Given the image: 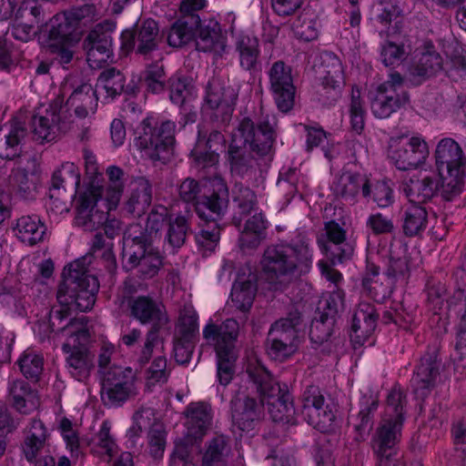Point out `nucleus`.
Wrapping results in <instances>:
<instances>
[{"instance_id": "1", "label": "nucleus", "mask_w": 466, "mask_h": 466, "mask_svg": "<svg viewBox=\"0 0 466 466\" xmlns=\"http://www.w3.org/2000/svg\"><path fill=\"white\" fill-rule=\"evenodd\" d=\"M274 141L275 132L268 116L256 124L249 117H244L233 131L225 153L230 176L236 181L256 180L258 173L260 172L257 157L268 156Z\"/></svg>"}, {"instance_id": "2", "label": "nucleus", "mask_w": 466, "mask_h": 466, "mask_svg": "<svg viewBox=\"0 0 466 466\" xmlns=\"http://www.w3.org/2000/svg\"><path fill=\"white\" fill-rule=\"evenodd\" d=\"M313 247L304 236L289 244L271 245L263 252L260 267L265 279L274 288L282 289L311 269Z\"/></svg>"}, {"instance_id": "3", "label": "nucleus", "mask_w": 466, "mask_h": 466, "mask_svg": "<svg viewBox=\"0 0 466 466\" xmlns=\"http://www.w3.org/2000/svg\"><path fill=\"white\" fill-rule=\"evenodd\" d=\"M27 136L25 122L13 117L0 127V157H17L16 167L13 168L10 179L16 194L25 200L35 198L40 183L39 165L35 156L20 154L21 145Z\"/></svg>"}, {"instance_id": "4", "label": "nucleus", "mask_w": 466, "mask_h": 466, "mask_svg": "<svg viewBox=\"0 0 466 466\" xmlns=\"http://www.w3.org/2000/svg\"><path fill=\"white\" fill-rule=\"evenodd\" d=\"M406 394L395 386L387 397L384 415L372 439V449L378 457L376 466H403L397 458V446L401 439Z\"/></svg>"}, {"instance_id": "5", "label": "nucleus", "mask_w": 466, "mask_h": 466, "mask_svg": "<svg viewBox=\"0 0 466 466\" xmlns=\"http://www.w3.org/2000/svg\"><path fill=\"white\" fill-rule=\"evenodd\" d=\"M209 185V192L203 193L202 198L195 203L194 209L202 221L196 240L199 246L213 250L219 239V221L228 209L229 193L225 179L220 176H215Z\"/></svg>"}, {"instance_id": "6", "label": "nucleus", "mask_w": 466, "mask_h": 466, "mask_svg": "<svg viewBox=\"0 0 466 466\" xmlns=\"http://www.w3.org/2000/svg\"><path fill=\"white\" fill-rule=\"evenodd\" d=\"M90 263L91 257L86 256L64 268L63 281L57 290V300L60 304L75 306L80 311H87L93 308L99 282L95 275L89 273Z\"/></svg>"}, {"instance_id": "7", "label": "nucleus", "mask_w": 466, "mask_h": 466, "mask_svg": "<svg viewBox=\"0 0 466 466\" xmlns=\"http://www.w3.org/2000/svg\"><path fill=\"white\" fill-rule=\"evenodd\" d=\"M246 373L258 393L263 405L276 422L289 423L296 410L288 386L275 381L268 369L258 361L249 362Z\"/></svg>"}, {"instance_id": "8", "label": "nucleus", "mask_w": 466, "mask_h": 466, "mask_svg": "<svg viewBox=\"0 0 466 466\" xmlns=\"http://www.w3.org/2000/svg\"><path fill=\"white\" fill-rule=\"evenodd\" d=\"M239 335V323L235 319H227L218 325L209 322L203 329V338L215 347L217 354V377L219 384L226 386L235 374L238 359L236 343Z\"/></svg>"}, {"instance_id": "9", "label": "nucleus", "mask_w": 466, "mask_h": 466, "mask_svg": "<svg viewBox=\"0 0 466 466\" xmlns=\"http://www.w3.org/2000/svg\"><path fill=\"white\" fill-rule=\"evenodd\" d=\"M435 161L441 180V196L451 201L462 191L466 157L455 140L443 138L437 145Z\"/></svg>"}, {"instance_id": "10", "label": "nucleus", "mask_w": 466, "mask_h": 466, "mask_svg": "<svg viewBox=\"0 0 466 466\" xmlns=\"http://www.w3.org/2000/svg\"><path fill=\"white\" fill-rule=\"evenodd\" d=\"M176 124L158 122L153 117L143 119L135 130V145L153 162L165 163L173 153Z\"/></svg>"}, {"instance_id": "11", "label": "nucleus", "mask_w": 466, "mask_h": 466, "mask_svg": "<svg viewBox=\"0 0 466 466\" xmlns=\"http://www.w3.org/2000/svg\"><path fill=\"white\" fill-rule=\"evenodd\" d=\"M127 307L131 317L141 324H151L138 358V361L145 364L150 360L158 331L168 323V317L164 305L147 296L129 298Z\"/></svg>"}, {"instance_id": "12", "label": "nucleus", "mask_w": 466, "mask_h": 466, "mask_svg": "<svg viewBox=\"0 0 466 466\" xmlns=\"http://www.w3.org/2000/svg\"><path fill=\"white\" fill-rule=\"evenodd\" d=\"M137 238L136 232L129 233L128 238L123 237V268L126 270L136 268L140 278L151 279L162 266V256L154 242L137 240Z\"/></svg>"}, {"instance_id": "13", "label": "nucleus", "mask_w": 466, "mask_h": 466, "mask_svg": "<svg viewBox=\"0 0 466 466\" xmlns=\"http://www.w3.org/2000/svg\"><path fill=\"white\" fill-rule=\"evenodd\" d=\"M238 90L219 78L213 77L206 87L204 110L209 120L219 127H228L235 110Z\"/></svg>"}, {"instance_id": "14", "label": "nucleus", "mask_w": 466, "mask_h": 466, "mask_svg": "<svg viewBox=\"0 0 466 466\" xmlns=\"http://www.w3.org/2000/svg\"><path fill=\"white\" fill-rule=\"evenodd\" d=\"M72 114H67L66 106L60 100H52L44 115H35L32 118L34 138L40 143L51 142L68 132L73 126Z\"/></svg>"}, {"instance_id": "15", "label": "nucleus", "mask_w": 466, "mask_h": 466, "mask_svg": "<svg viewBox=\"0 0 466 466\" xmlns=\"http://www.w3.org/2000/svg\"><path fill=\"white\" fill-rule=\"evenodd\" d=\"M88 339V330L81 328L74 331L68 341L63 345V350L68 354L66 358V369L78 381L88 379L94 369V356L86 346Z\"/></svg>"}, {"instance_id": "16", "label": "nucleus", "mask_w": 466, "mask_h": 466, "mask_svg": "<svg viewBox=\"0 0 466 466\" xmlns=\"http://www.w3.org/2000/svg\"><path fill=\"white\" fill-rule=\"evenodd\" d=\"M121 48L148 59L162 43L158 24L151 18L137 23L135 29L124 30L120 35Z\"/></svg>"}, {"instance_id": "17", "label": "nucleus", "mask_w": 466, "mask_h": 466, "mask_svg": "<svg viewBox=\"0 0 466 466\" xmlns=\"http://www.w3.org/2000/svg\"><path fill=\"white\" fill-rule=\"evenodd\" d=\"M427 144L420 137H399L391 138L388 156L400 170L418 167L428 157Z\"/></svg>"}, {"instance_id": "18", "label": "nucleus", "mask_w": 466, "mask_h": 466, "mask_svg": "<svg viewBox=\"0 0 466 466\" xmlns=\"http://www.w3.org/2000/svg\"><path fill=\"white\" fill-rule=\"evenodd\" d=\"M95 182L91 183L90 190H86L79 197L76 207L75 222L77 227L82 228L85 231H95L103 227L108 215L98 206L104 193H102L101 186L98 183L95 184Z\"/></svg>"}, {"instance_id": "19", "label": "nucleus", "mask_w": 466, "mask_h": 466, "mask_svg": "<svg viewBox=\"0 0 466 466\" xmlns=\"http://www.w3.org/2000/svg\"><path fill=\"white\" fill-rule=\"evenodd\" d=\"M301 401L299 412L309 425L320 431L331 430L336 415L328 406L324 407L325 399L318 386H308L302 394Z\"/></svg>"}, {"instance_id": "20", "label": "nucleus", "mask_w": 466, "mask_h": 466, "mask_svg": "<svg viewBox=\"0 0 466 466\" xmlns=\"http://www.w3.org/2000/svg\"><path fill=\"white\" fill-rule=\"evenodd\" d=\"M268 75L278 108L283 113L289 112L294 106L296 91L291 67L279 60L271 65Z\"/></svg>"}, {"instance_id": "21", "label": "nucleus", "mask_w": 466, "mask_h": 466, "mask_svg": "<svg viewBox=\"0 0 466 466\" xmlns=\"http://www.w3.org/2000/svg\"><path fill=\"white\" fill-rule=\"evenodd\" d=\"M115 28V23L105 21L97 24L86 37L84 46L91 66H101L113 56L112 34Z\"/></svg>"}, {"instance_id": "22", "label": "nucleus", "mask_w": 466, "mask_h": 466, "mask_svg": "<svg viewBox=\"0 0 466 466\" xmlns=\"http://www.w3.org/2000/svg\"><path fill=\"white\" fill-rule=\"evenodd\" d=\"M441 366L435 350L425 353L416 366L410 380V387L418 399H424L435 387Z\"/></svg>"}, {"instance_id": "23", "label": "nucleus", "mask_w": 466, "mask_h": 466, "mask_svg": "<svg viewBox=\"0 0 466 466\" xmlns=\"http://www.w3.org/2000/svg\"><path fill=\"white\" fill-rule=\"evenodd\" d=\"M233 425L241 431H249L263 416V403L244 393L236 394L230 400Z\"/></svg>"}, {"instance_id": "24", "label": "nucleus", "mask_w": 466, "mask_h": 466, "mask_svg": "<svg viewBox=\"0 0 466 466\" xmlns=\"http://www.w3.org/2000/svg\"><path fill=\"white\" fill-rule=\"evenodd\" d=\"M369 177L358 172L344 171L335 177L331 189L337 198L355 204L360 193L362 197L369 195Z\"/></svg>"}, {"instance_id": "25", "label": "nucleus", "mask_w": 466, "mask_h": 466, "mask_svg": "<svg viewBox=\"0 0 466 466\" xmlns=\"http://www.w3.org/2000/svg\"><path fill=\"white\" fill-rule=\"evenodd\" d=\"M168 209L162 206L154 207L147 215L146 226L143 227L139 223L130 224L125 230L124 236L128 238L129 233L136 232L138 237L137 239L141 241L155 242L160 238V231L164 226H167L169 218H171Z\"/></svg>"}, {"instance_id": "26", "label": "nucleus", "mask_w": 466, "mask_h": 466, "mask_svg": "<svg viewBox=\"0 0 466 466\" xmlns=\"http://www.w3.org/2000/svg\"><path fill=\"white\" fill-rule=\"evenodd\" d=\"M379 315L373 305L370 303H360L356 310L351 324L350 339L355 345H364L369 342L370 338L373 334Z\"/></svg>"}, {"instance_id": "27", "label": "nucleus", "mask_w": 466, "mask_h": 466, "mask_svg": "<svg viewBox=\"0 0 466 466\" xmlns=\"http://www.w3.org/2000/svg\"><path fill=\"white\" fill-rule=\"evenodd\" d=\"M325 229L328 241L323 248L332 264L343 263L345 260L350 259L354 248L346 240V231L334 221L328 222Z\"/></svg>"}, {"instance_id": "28", "label": "nucleus", "mask_w": 466, "mask_h": 466, "mask_svg": "<svg viewBox=\"0 0 466 466\" xmlns=\"http://www.w3.org/2000/svg\"><path fill=\"white\" fill-rule=\"evenodd\" d=\"M185 415L187 440L201 441L211 425L210 406L203 402H192L187 407Z\"/></svg>"}, {"instance_id": "29", "label": "nucleus", "mask_w": 466, "mask_h": 466, "mask_svg": "<svg viewBox=\"0 0 466 466\" xmlns=\"http://www.w3.org/2000/svg\"><path fill=\"white\" fill-rule=\"evenodd\" d=\"M258 277L254 272L248 271L238 274L231 289V300L238 310L248 312L253 304L258 290Z\"/></svg>"}, {"instance_id": "30", "label": "nucleus", "mask_w": 466, "mask_h": 466, "mask_svg": "<svg viewBox=\"0 0 466 466\" xmlns=\"http://www.w3.org/2000/svg\"><path fill=\"white\" fill-rule=\"evenodd\" d=\"M8 400L12 406L23 414L30 413L39 405L37 393L22 379L9 381Z\"/></svg>"}, {"instance_id": "31", "label": "nucleus", "mask_w": 466, "mask_h": 466, "mask_svg": "<svg viewBox=\"0 0 466 466\" xmlns=\"http://www.w3.org/2000/svg\"><path fill=\"white\" fill-rule=\"evenodd\" d=\"M410 204L420 205L441 195V180L435 177L425 176L421 178H410L403 187Z\"/></svg>"}, {"instance_id": "32", "label": "nucleus", "mask_w": 466, "mask_h": 466, "mask_svg": "<svg viewBox=\"0 0 466 466\" xmlns=\"http://www.w3.org/2000/svg\"><path fill=\"white\" fill-rule=\"evenodd\" d=\"M235 47L238 53L239 66L245 71L255 75L261 70L258 39L248 35H238Z\"/></svg>"}, {"instance_id": "33", "label": "nucleus", "mask_w": 466, "mask_h": 466, "mask_svg": "<svg viewBox=\"0 0 466 466\" xmlns=\"http://www.w3.org/2000/svg\"><path fill=\"white\" fill-rule=\"evenodd\" d=\"M301 324V313L291 309L287 317L281 318L271 324L268 337L273 340L284 341L299 346V327Z\"/></svg>"}, {"instance_id": "34", "label": "nucleus", "mask_w": 466, "mask_h": 466, "mask_svg": "<svg viewBox=\"0 0 466 466\" xmlns=\"http://www.w3.org/2000/svg\"><path fill=\"white\" fill-rule=\"evenodd\" d=\"M233 223L239 227L243 218L258 209L257 195L253 190L236 181L232 187Z\"/></svg>"}, {"instance_id": "35", "label": "nucleus", "mask_w": 466, "mask_h": 466, "mask_svg": "<svg viewBox=\"0 0 466 466\" xmlns=\"http://www.w3.org/2000/svg\"><path fill=\"white\" fill-rule=\"evenodd\" d=\"M198 34L196 37V47L202 52H214L222 55L226 51V37L222 35L219 24L210 20L207 25L198 27Z\"/></svg>"}, {"instance_id": "36", "label": "nucleus", "mask_w": 466, "mask_h": 466, "mask_svg": "<svg viewBox=\"0 0 466 466\" xmlns=\"http://www.w3.org/2000/svg\"><path fill=\"white\" fill-rule=\"evenodd\" d=\"M152 201V184L145 177H138L133 182L131 195L125 204V210L140 217L148 208Z\"/></svg>"}, {"instance_id": "37", "label": "nucleus", "mask_w": 466, "mask_h": 466, "mask_svg": "<svg viewBox=\"0 0 466 466\" xmlns=\"http://www.w3.org/2000/svg\"><path fill=\"white\" fill-rule=\"evenodd\" d=\"M80 185V172L78 167L72 162H66L56 170L51 178V187L49 188V198L59 200L60 189L78 188Z\"/></svg>"}, {"instance_id": "38", "label": "nucleus", "mask_w": 466, "mask_h": 466, "mask_svg": "<svg viewBox=\"0 0 466 466\" xmlns=\"http://www.w3.org/2000/svg\"><path fill=\"white\" fill-rule=\"evenodd\" d=\"M47 439L48 433L44 423L37 419L32 420L22 443L23 453L27 461H35L39 452L44 449Z\"/></svg>"}, {"instance_id": "39", "label": "nucleus", "mask_w": 466, "mask_h": 466, "mask_svg": "<svg viewBox=\"0 0 466 466\" xmlns=\"http://www.w3.org/2000/svg\"><path fill=\"white\" fill-rule=\"evenodd\" d=\"M321 79L323 85L330 84L333 87L332 99L340 96L344 86V73L339 58L332 53H326L322 56Z\"/></svg>"}, {"instance_id": "40", "label": "nucleus", "mask_w": 466, "mask_h": 466, "mask_svg": "<svg viewBox=\"0 0 466 466\" xmlns=\"http://www.w3.org/2000/svg\"><path fill=\"white\" fill-rule=\"evenodd\" d=\"M198 20L192 16H180L170 27L167 43L173 47H182L196 37Z\"/></svg>"}, {"instance_id": "41", "label": "nucleus", "mask_w": 466, "mask_h": 466, "mask_svg": "<svg viewBox=\"0 0 466 466\" xmlns=\"http://www.w3.org/2000/svg\"><path fill=\"white\" fill-rule=\"evenodd\" d=\"M402 231L407 237H414L424 231L428 225V212L420 205L410 204L401 216Z\"/></svg>"}, {"instance_id": "42", "label": "nucleus", "mask_w": 466, "mask_h": 466, "mask_svg": "<svg viewBox=\"0 0 466 466\" xmlns=\"http://www.w3.org/2000/svg\"><path fill=\"white\" fill-rule=\"evenodd\" d=\"M166 89L168 91L170 101L180 107L187 106L195 96L192 81L181 75H174L169 77Z\"/></svg>"}, {"instance_id": "43", "label": "nucleus", "mask_w": 466, "mask_h": 466, "mask_svg": "<svg viewBox=\"0 0 466 466\" xmlns=\"http://www.w3.org/2000/svg\"><path fill=\"white\" fill-rule=\"evenodd\" d=\"M16 237L24 243L33 246L44 239L46 227L35 216H25L16 223Z\"/></svg>"}, {"instance_id": "44", "label": "nucleus", "mask_w": 466, "mask_h": 466, "mask_svg": "<svg viewBox=\"0 0 466 466\" xmlns=\"http://www.w3.org/2000/svg\"><path fill=\"white\" fill-rule=\"evenodd\" d=\"M229 453L228 440L223 435L216 436L207 443L201 466H228Z\"/></svg>"}, {"instance_id": "45", "label": "nucleus", "mask_w": 466, "mask_h": 466, "mask_svg": "<svg viewBox=\"0 0 466 466\" xmlns=\"http://www.w3.org/2000/svg\"><path fill=\"white\" fill-rule=\"evenodd\" d=\"M441 68L442 58L438 53H423L417 64L410 69V81L415 85H420L425 79L438 73Z\"/></svg>"}, {"instance_id": "46", "label": "nucleus", "mask_w": 466, "mask_h": 466, "mask_svg": "<svg viewBox=\"0 0 466 466\" xmlns=\"http://www.w3.org/2000/svg\"><path fill=\"white\" fill-rule=\"evenodd\" d=\"M15 16L34 29L37 28V31L41 30L49 19V15L37 0H22Z\"/></svg>"}, {"instance_id": "47", "label": "nucleus", "mask_w": 466, "mask_h": 466, "mask_svg": "<svg viewBox=\"0 0 466 466\" xmlns=\"http://www.w3.org/2000/svg\"><path fill=\"white\" fill-rule=\"evenodd\" d=\"M51 27L48 34V44L75 42L74 35L76 24L65 13L63 16H55L50 19Z\"/></svg>"}, {"instance_id": "48", "label": "nucleus", "mask_w": 466, "mask_h": 466, "mask_svg": "<svg viewBox=\"0 0 466 466\" xmlns=\"http://www.w3.org/2000/svg\"><path fill=\"white\" fill-rule=\"evenodd\" d=\"M97 81L106 90L107 96L112 99L121 95L123 92L128 94L135 93L134 87H129V86L126 87V77L124 74L116 67H110L102 71Z\"/></svg>"}, {"instance_id": "49", "label": "nucleus", "mask_w": 466, "mask_h": 466, "mask_svg": "<svg viewBox=\"0 0 466 466\" xmlns=\"http://www.w3.org/2000/svg\"><path fill=\"white\" fill-rule=\"evenodd\" d=\"M70 305L60 304L58 307H53L49 312V327L52 332L60 333L68 330L70 336L78 329L84 328L82 322L76 319H70L66 324L63 321L68 319L70 315Z\"/></svg>"}, {"instance_id": "50", "label": "nucleus", "mask_w": 466, "mask_h": 466, "mask_svg": "<svg viewBox=\"0 0 466 466\" xmlns=\"http://www.w3.org/2000/svg\"><path fill=\"white\" fill-rule=\"evenodd\" d=\"M410 51V46L404 42L388 39L380 48L381 61L386 66H399L407 59Z\"/></svg>"}, {"instance_id": "51", "label": "nucleus", "mask_w": 466, "mask_h": 466, "mask_svg": "<svg viewBox=\"0 0 466 466\" xmlns=\"http://www.w3.org/2000/svg\"><path fill=\"white\" fill-rule=\"evenodd\" d=\"M377 92L399 104L408 105L410 102V95L405 87L404 80L397 72L390 74L389 79L378 86Z\"/></svg>"}, {"instance_id": "52", "label": "nucleus", "mask_w": 466, "mask_h": 466, "mask_svg": "<svg viewBox=\"0 0 466 466\" xmlns=\"http://www.w3.org/2000/svg\"><path fill=\"white\" fill-rule=\"evenodd\" d=\"M17 364L22 374L33 381H38L44 370V358L33 350H26L20 356Z\"/></svg>"}, {"instance_id": "53", "label": "nucleus", "mask_w": 466, "mask_h": 466, "mask_svg": "<svg viewBox=\"0 0 466 466\" xmlns=\"http://www.w3.org/2000/svg\"><path fill=\"white\" fill-rule=\"evenodd\" d=\"M167 227L165 241L172 248H181L185 244L189 231L187 219L182 215H177L175 218L171 217Z\"/></svg>"}, {"instance_id": "54", "label": "nucleus", "mask_w": 466, "mask_h": 466, "mask_svg": "<svg viewBox=\"0 0 466 466\" xmlns=\"http://www.w3.org/2000/svg\"><path fill=\"white\" fill-rule=\"evenodd\" d=\"M54 100H60L61 104L67 108V114L70 113V105L82 104L85 106L97 105L96 91L89 83H82L77 86L70 96L65 102L63 96H56Z\"/></svg>"}, {"instance_id": "55", "label": "nucleus", "mask_w": 466, "mask_h": 466, "mask_svg": "<svg viewBox=\"0 0 466 466\" xmlns=\"http://www.w3.org/2000/svg\"><path fill=\"white\" fill-rule=\"evenodd\" d=\"M361 409L358 414L359 422L355 424V430L360 437L369 433L372 427V415L371 413L376 410L378 407V399L370 393L369 396L364 395L361 400Z\"/></svg>"}, {"instance_id": "56", "label": "nucleus", "mask_w": 466, "mask_h": 466, "mask_svg": "<svg viewBox=\"0 0 466 466\" xmlns=\"http://www.w3.org/2000/svg\"><path fill=\"white\" fill-rule=\"evenodd\" d=\"M103 383L113 387L122 386L128 388L136 387V372L131 368H123L120 366L110 367L104 373Z\"/></svg>"}, {"instance_id": "57", "label": "nucleus", "mask_w": 466, "mask_h": 466, "mask_svg": "<svg viewBox=\"0 0 466 466\" xmlns=\"http://www.w3.org/2000/svg\"><path fill=\"white\" fill-rule=\"evenodd\" d=\"M216 129H212L209 132L198 131V147H203L214 154H219L226 148L227 140L222 133L227 127H219L217 125Z\"/></svg>"}, {"instance_id": "58", "label": "nucleus", "mask_w": 466, "mask_h": 466, "mask_svg": "<svg viewBox=\"0 0 466 466\" xmlns=\"http://www.w3.org/2000/svg\"><path fill=\"white\" fill-rule=\"evenodd\" d=\"M336 321L331 318L318 315L311 322L309 329V339L312 343L321 345L329 340L333 333Z\"/></svg>"}, {"instance_id": "59", "label": "nucleus", "mask_w": 466, "mask_h": 466, "mask_svg": "<svg viewBox=\"0 0 466 466\" xmlns=\"http://www.w3.org/2000/svg\"><path fill=\"white\" fill-rule=\"evenodd\" d=\"M369 195L363 197L365 199H371L380 208H386L392 204L393 194L389 183L384 180H373L369 177Z\"/></svg>"}, {"instance_id": "60", "label": "nucleus", "mask_w": 466, "mask_h": 466, "mask_svg": "<svg viewBox=\"0 0 466 466\" xmlns=\"http://www.w3.org/2000/svg\"><path fill=\"white\" fill-rule=\"evenodd\" d=\"M318 315L331 318L336 321L339 312L344 310V293L337 289L319 300Z\"/></svg>"}, {"instance_id": "61", "label": "nucleus", "mask_w": 466, "mask_h": 466, "mask_svg": "<svg viewBox=\"0 0 466 466\" xmlns=\"http://www.w3.org/2000/svg\"><path fill=\"white\" fill-rule=\"evenodd\" d=\"M101 394L106 405L120 406L129 398L137 395V388L113 387L103 383Z\"/></svg>"}, {"instance_id": "62", "label": "nucleus", "mask_w": 466, "mask_h": 466, "mask_svg": "<svg viewBox=\"0 0 466 466\" xmlns=\"http://www.w3.org/2000/svg\"><path fill=\"white\" fill-rule=\"evenodd\" d=\"M198 441L200 440H187V435L185 434L184 438L176 443L169 466H194L191 451L194 444Z\"/></svg>"}, {"instance_id": "63", "label": "nucleus", "mask_w": 466, "mask_h": 466, "mask_svg": "<svg viewBox=\"0 0 466 466\" xmlns=\"http://www.w3.org/2000/svg\"><path fill=\"white\" fill-rule=\"evenodd\" d=\"M394 283L392 280L385 278L384 281L379 282L376 279L372 282L369 279H362V287L365 292L376 302L381 303L386 299L390 298L392 293Z\"/></svg>"}, {"instance_id": "64", "label": "nucleus", "mask_w": 466, "mask_h": 466, "mask_svg": "<svg viewBox=\"0 0 466 466\" xmlns=\"http://www.w3.org/2000/svg\"><path fill=\"white\" fill-rule=\"evenodd\" d=\"M169 374L167 359L165 357L156 358L147 370V388L151 390L156 384L166 383Z\"/></svg>"}]
</instances>
